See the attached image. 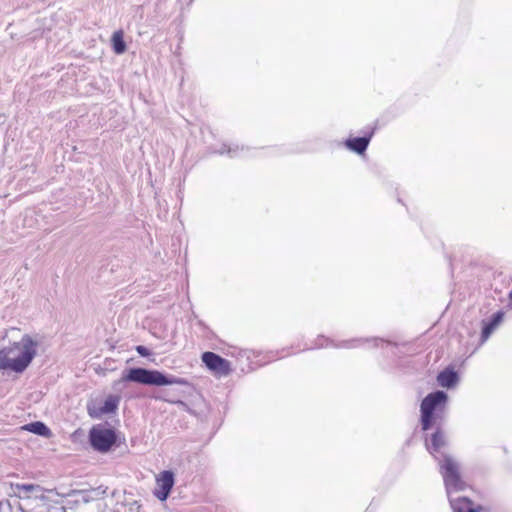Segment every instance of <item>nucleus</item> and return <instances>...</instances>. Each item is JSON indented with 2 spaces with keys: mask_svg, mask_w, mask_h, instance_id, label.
Segmentation results:
<instances>
[{
  "mask_svg": "<svg viewBox=\"0 0 512 512\" xmlns=\"http://www.w3.org/2000/svg\"><path fill=\"white\" fill-rule=\"evenodd\" d=\"M111 44L113 51L116 54H122L126 50V42L124 40V32L123 30L115 31L111 38Z\"/></svg>",
  "mask_w": 512,
  "mask_h": 512,
  "instance_id": "ddd939ff",
  "label": "nucleus"
},
{
  "mask_svg": "<svg viewBox=\"0 0 512 512\" xmlns=\"http://www.w3.org/2000/svg\"><path fill=\"white\" fill-rule=\"evenodd\" d=\"M88 491H82L81 492V495H82V499L84 502H88L89 501V496H88Z\"/></svg>",
  "mask_w": 512,
  "mask_h": 512,
  "instance_id": "a211bd4d",
  "label": "nucleus"
},
{
  "mask_svg": "<svg viewBox=\"0 0 512 512\" xmlns=\"http://www.w3.org/2000/svg\"><path fill=\"white\" fill-rule=\"evenodd\" d=\"M372 341L374 342V346H378V344H379L380 342H383V339L374 338V339H372Z\"/></svg>",
  "mask_w": 512,
  "mask_h": 512,
  "instance_id": "6ab92c4d",
  "label": "nucleus"
},
{
  "mask_svg": "<svg viewBox=\"0 0 512 512\" xmlns=\"http://www.w3.org/2000/svg\"><path fill=\"white\" fill-rule=\"evenodd\" d=\"M21 429L42 437L51 436L50 428L41 421L30 422L22 426Z\"/></svg>",
  "mask_w": 512,
  "mask_h": 512,
  "instance_id": "f8f14e48",
  "label": "nucleus"
},
{
  "mask_svg": "<svg viewBox=\"0 0 512 512\" xmlns=\"http://www.w3.org/2000/svg\"><path fill=\"white\" fill-rule=\"evenodd\" d=\"M234 152H235V151H234V150H232L231 148H229V149L227 150V153H229V154H231V155H232Z\"/></svg>",
  "mask_w": 512,
  "mask_h": 512,
  "instance_id": "aec40b11",
  "label": "nucleus"
},
{
  "mask_svg": "<svg viewBox=\"0 0 512 512\" xmlns=\"http://www.w3.org/2000/svg\"><path fill=\"white\" fill-rule=\"evenodd\" d=\"M369 341H370V339H362V338L352 339V340H349V341H344L338 347L353 348V347L357 346L356 344H360V343H364V342H369Z\"/></svg>",
  "mask_w": 512,
  "mask_h": 512,
  "instance_id": "4468645a",
  "label": "nucleus"
},
{
  "mask_svg": "<svg viewBox=\"0 0 512 512\" xmlns=\"http://www.w3.org/2000/svg\"><path fill=\"white\" fill-rule=\"evenodd\" d=\"M175 484V474L171 470H164L156 477L155 497L164 502L168 499Z\"/></svg>",
  "mask_w": 512,
  "mask_h": 512,
  "instance_id": "0eeeda50",
  "label": "nucleus"
},
{
  "mask_svg": "<svg viewBox=\"0 0 512 512\" xmlns=\"http://www.w3.org/2000/svg\"><path fill=\"white\" fill-rule=\"evenodd\" d=\"M130 382L157 387L174 384H188V381L184 378L166 374L158 370L146 369L141 367L130 368Z\"/></svg>",
  "mask_w": 512,
  "mask_h": 512,
  "instance_id": "20e7f679",
  "label": "nucleus"
},
{
  "mask_svg": "<svg viewBox=\"0 0 512 512\" xmlns=\"http://www.w3.org/2000/svg\"><path fill=\"white\" fill-rule=\"evenodd\" d=\"M135 350L142 356V357H147L149 356L151 353H150V350L145 347V346H142V345H138L135 347Z\"/></svg>",
  "mask_w": 512,
  "mask_h": 512,
  "instance_id": "dca6fc26",
  "label": "nucleus"
},
{
  "mask_svg": "<svg viewBox=\"0 0 512 512\" xmlns=\"http://www.w3.org/2000/svg\"><path fill=\"white\" fill-rule=\"evenodd\" d=\"M201 358L205 366L218 375L226 376L231 372L230 362L214 352H204Z\"/></svg>",
  "mask_w": 512,
  "mask_h": 512,
  "instance_id": "6e6552de",
  "label": "nucleus"
},
{
  "mask_svg": "<svg viewBox=\"0 0 512 512\" xmlns=\"http://www.w3.org/2000/svg\"><path fill=\"white\" fill-rule=\"evenodd\" d=\"M137 512H140L139 510Z\"/></svg>",
  "mask_w": 512,
  "mask_h": 512,
  "instance_id": "4be33fe9",
  "label": "nucleus"
},
{
  "mask_svg": "<svg viewBox=\"0 0 512 512\" xmlns=\"http://www.w3.org/2000/svg\"><path fill=\"white\" fill-rule=\"evenodd\" d=\"M504 313L502 311L495 312L491 318L483 323L482 331H481V341L485 342L494 329L500 324V322L503 320Z\"/></svg>",
  "mask_w": 512,
  "mask_h": 512,
  "instance_id": "9b49d317",
  "label": "nucleus"
},
{
  "mask_svg": "<svg viewBox=\"0 0 512 512\" xmlns=\"http://www.w3.org/2000/svg\"><path fill=\"white\" fill-rule=\"evenodd\" d=\"M459 380L458 373L450 367L445 368L441 372H439L437 376L438 384L441 387L450 389L453 388Z\"/></svg>",
  "mask_w": 512,
  "mask_h": 512,
  "instance_id": "9d476101",
  "label": "nucleus"
},
{
  "mask_svg": "<svg viewBox=\"0 0 512 512\" xmlns=\"http://www.w3.org/2000/svg\"><path fill=\"white\" fill-rule=\"evenodd\" d=\"M446 444V436L440 428H437L431 434L429 440L426 439L427 450L438 462L439 472L443 477L445 490L453 512H481L482 506L475 505L468 497H452V493L466 490L468 484L461 477L459 463L449 454L441 452Z\"/></svg>",
  "mask_w": 512,
  "mask_h": 512,
  "instance_id": "f257e3e1",
  "label": "nucleus"
},
{
  "mask_svg": "<svg viewBox=\"0 0 512 512\" xmlns=\"http://www.w3.org/2000/svg\"><path fill=\"white\" fill-rule=\"evenodd\" d=\"M88 441L94 451L107 453L118 446V435L114 428L96 424L89 430Z\"/></svg>",
  "mask_w": 512,
  "mask_h": 512,
  "instance_id": "39448f33",
  "label": "nucleus"
},
{
  "mask_svg": "<svg viewBox=\"0 0 512 512\" xmlns=\"http://www.w3.org/2000/svg\"><path fill=\"white\" fill-rule=\"evenodd\" d=\"M375 130L376 127H372L371 130L364 136L354 137L346 140V147L359 155L364 154L369 146L372 136L375 133Z\"/></svg>",
  "mask_w": 512,
  "mask_h": 512,
  "instance_id": "1a4fd4ad",
  "label": "nucleus"
},
{
  "mask_svg": "<svg viewBox=\"0 0 512 512\" xmlns=\"http://www.w3.org/2000/svg\"><path fill=\"white\" fill-rule=\"evenodd\" d=\"M16 489L18 490H23L27 493H30V492H33L35 490V488L37 487L36 485L34 484H20V483H17L15 485H13Z\"/></svg>",
  "mask_w": 512,
  "mask_h": 512,
  "instance_id": "2eb2a0df",
  "label": "nucleus"
},
{
  "mask_svg": "<svg viewBox=\"0 0 512 512\" xmlns=\"http://www.w3.org/2000/svg\"><path fill=\"white\" fill-rule=\"evenodd\" d=\"M119 400L116 395H109L104 401L92 399L87 403V413L93 419H101L104 415L116 412Z\"/></svg>",
  "mask_w": 512,
  "mask_h": 512,
  "instance_id": "423d86ee",
  "label": "nucleus"
},
{
  "mask_svg": "<svg viewBox=\"0 0 512 512\" xmlns=\"http://www.w3.org/2000/svg\"><path fill=\"white\" fill-rule=\"evenodd\" d=\"M448 395L443 390H436L429 393L421 402L420 416L423 431H428L433 424L445 412Z\"/></svg>",
  "mask_w": 512,
  "mask_h": 512,
  "instance_id": "7ed1b4c3",
  "label": "nucleus"
},
{
  "mask_svg": "<svg viewBox=\"0 0 512 512\" xmlns=\"http://www.w3.org/2000/svg\"><path fill=\"white\" fill-rule=\"evenodd\" d=\"M121 379H122V381H123V382L128 381V368H125V369L122 371Z\"/></svg>",
  "mask_w": 512,
  "mask_h": 512,
  "instance_id": "f3484780",
  "label": "nucleus"
},
{
  "mask_svg": "<svg viewBox=\"0 0 512 512\" xmlns=\"http://www.w3.org/2000/svg\"><path fill=\"white\" fill-rule=\"evenodd\" d=\"M38 342L29 334H24L20 341L0 349V371L21 374L30 366L37 356Z\"/></svg>",
  "mask_w": 512,
  "mask_h": 512,
  "instance_id": "f03ea898",
  "label": "nucleus"
},
{
  "mask_svg": "<svg viewBox=\"0 0 512 512\" xmlns=\"http://www.w3.org/2000/svg\"><path fill=\"white\" fill-rule=\"evenodd\" d=\"M509 298L512 300V290L509 293Z\"/></svg>",
  "mask_w": 512,
  "mask_h": 512,
  "instance_id": "412c9836",
  "label": "nucleus"
}]
</instances>
